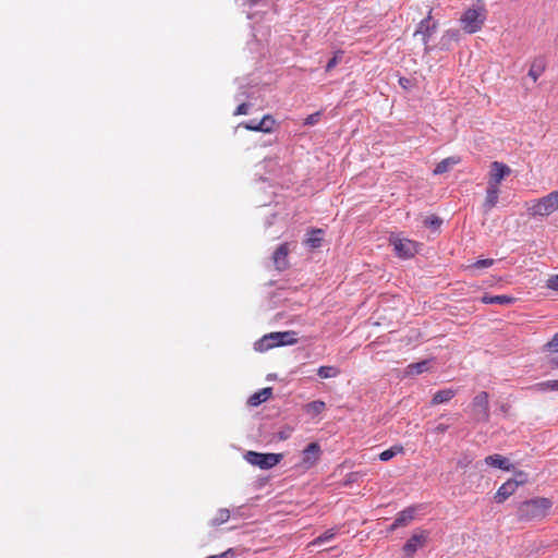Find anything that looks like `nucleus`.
Returning a JSON list of instances; mask_svg holds the SVG:
<instances>
[{"label":"nucleus","instance_id":"72a5a7b5","mask_svg":"<svg viewBox=\"0 0 558 558\" xmlns=\"http://www.w3.org/2000/svg\"><path fill=\"white\" fill-rule=\"evenodd\" d=\"M340 54L341 52H337L327 63L326 71L330 72L340 61Z\"/></svg>","mask_w":558,"mask_h":558},{"label":"nucleus","instance_id":"f3484780","mask_svg":"<svg viewBox=\"0 0 558 558\" xmlns=\"http://www.w3.org/2000/svg\"><path fill=\"white\" fill-rule=\"evenodd\" d=\"M499 189L487 185L485 201L483 207L485 213L490 211L498 203Z\"/></svg>","mask_w":558,"mask_h":558},{"label":"nucleus","instance_id":"9b49d317","mask_svg":"<svg viewBox=\"0 0 558 558\" xmlns=\"http://www.w3.org/2000/svg\"><path fill=\"white\" fill-rule=\"evenodd\" d=\"M417 513V507L412 506L407 509L398 512L393 523L388 527V532H393L399 527L408 526L414 519Z\"/></svg>","mask_w":558,"mask_h":558},{"label":"nucleus","instance_id":"a19ab883","mask_svg":"<svg viewBox=\"0 0 558 558\" xmlns=\"http://www.w3.org/2000/svg\"><path fill=\"white\" fill-rule=\"evenodd\" d=\"M449 425L446 424H438L435 428H433L434 434H444L448 430Z\"/></svg>","mask_w":558,"mask_h":558},{"label":"nucleus","instance_id":"37998d69","mask_svg":"<svg viewBox=\"0 0 558 558\" xmlns=\"http://www.w3.org/2000/svg\"><path fill=\"white\" fill-rule=\"evenodd\" d=\"M399 84L401 87H403L404 89H407L410 85V80L407 78V77H400L399 78Z\"/></svg>","mask_w":558,"mask_h":558},{"label":"nucleus","instance_id":"2eb2a0df","mask_svg":"<svg viewBox=\"0 0 558 558\" xmlns=\"http://www.w3.org/2000/svg\"><path fill=\"white\" fill-rule=\"evenodd\" d=\"M484 461L488 466L500 469L502 471H511L513 469L509 459L501 454L496 453L487 456Z\"/></svg>","mask_w":558,"mask_h":558},{"label":"nucleus","instance_id":"0eeeda50","mask_svg":"<svg viewBox=\"0 0 558 558\" xmlns=\"http://www.w3.org/2000/svg\"><path fill=\"white\" fill-rule=\"evenodd\" d=\"M429 532L425 530H415L412 536L403 545V553L408 558H413L418 548L426 545Z\"/></svg>","mask_w":558,"mask_h":558},{"label":"nucleus","instance_id":"e433bc0d","mask_svg":"<svg viewBox=\"0 0 558 558\" xmlns=\"http://www.w3.org/2000/svg\"><path fill=\"white\" fill-rule=\"evenodd\" d=\"M359 476H360L359 472H351V473H349L347 475V477H345L344 485H349V484H351L353 482H356Z\"/></svg>","mask_w":558,"mask_h":558},{"label":"nucleus","instance_id":"473e14b6","mask_svg":"<svg viewBox=\"0 0 558 558\" xmlns=\"http://www.w3.org/2000/svg\"><path fill=\"white\" fill-rule=\"evenodd\" d=\"M320 117H322V111H317V112H315V113L310 114V116L304 120V125H315L316 123H318V122H319Z\"/></svg>","mask_w":558,"mask_h":558},{"label":"nucleus","instance_id":"6ab92c4d","mask_svg":"<svg viewBox=\"0 0 558 558\" xmlns=\"http://www.w3.org/2000/svg\"><path fill=\"white\" fill-rule=\"evenodd\" d=\"M481 301L484 304H499V305H509L512 304L515 301V298L510 295H489L485 294L482 296Z\"/></svg>","mask_w":558,"mask_h":558},{"label":"nucleus","instance_id":"2f4dec72","mask_svg":"<svg viewBox=\"0 0 558 558\" xmlns=\"http://www.w3.org/2000/svg\"><path fill=\"white\" fill-rule=\"evenodd\" d=\"M545 348L549 352H558V332L545 344Z\"/></svg>","mask_w":558,"mask_h":558},{"label":"nucleus","instance_id":"aec40b11","mask_svg":"<svg viewBox=\"0 0 558 558\" xmlns=\"http://www.w3.org/2000/svg\"><path fill=\"white\" fill-rule=\"evenodd\" d=\"M456 393L457 391L451 388L439 390L434 393L430 404L438 405L449 402L456 396Z\"/></svg>","mask_w":558,"mask_h":558},{"label":"nucleus","instance_id":"4be33fe9","mask_svg":"<svg viewBox=\"0 0 558 558\" xmlns=\"http://www.w3.org/2000/svg\"><path fill=\"white\" fill-rule=\"evenodd\" d=\"M323 230L313 229L310 232V236L306 239L305 244L311 248H318L323 242Z\"/></svg>","mask_w":558,"mask_h":558},{"label":"nucleus","instance_id":"20e7f679","mask_svg":"<svg viewBox=\"0 0 558 558\" xmlns=\"http://www.w3.org/2000/svg\"><path fill=\"white\" fill-rule=\"evenodd\" d=\"M298 342L296 332L289 331H277L270 332L268 335L263 336L256 343L255 350L259 352H266L270 349L281 347V345H291Z\"/></svg>","mask_w":558,"mask_h":558},{"label":"nucleus","instance_id":"f03ea898","mask_svg":"<svg viewBox=\"0 0 558 558\" xmlns=\"http://www.w3.org/2000/svg\"><path fill=\"white\" fill-rule=\"evenodd\" d=\"M487 19V10L485 4L478 0L477 3L468 8L460 17L461 28L468 34L480 32Z\"/></svg>","mask_w":558,"mask_h":558},{"label":"nucleus","instance_id":"dca6fc26","mask_svg":"<svg viewBox=\"0 0 558 558\" xmlns=\"http://www.w3.org/2000/svg\"><path fill=\"white\" fill-rule=\"evenodd\" d=\"M437 27V23H428V21H421V23L417 26V29L415 31L414 35H421L423 44L427 46L428 40L432 36V34L435 32Z\"/></svg>","mask_w":558,"mask_h":558},{"label":"nucleus","instance_id":"423d86ee","mask_svg":"<svg viewBox=\"0 0 558 558\" xmlns=\"http://www.w3.org/2000/svg\"><path fill=\"white\" fill-rule=\"evenodd\" d=\"M472 414L477 422L489 421V396L486 391L477 393L471 403Z\"/></svg>","mask_w":558,"mask_h":558},{"label":"nucleus","instance_id":"c9c22d12","mask_svg":"<svg viewBox=\"0 0 558 558\" xmlns=\"http://www.w3.org/2000/svg\"><path fill=\"white\" fill-rule=\"evenodd\" d=\"M547 287L551 290L558 291V275L551 276L547 280Z\"/></svg>","mask_w":558,"mask_h":558},{"label":"nucleus","instance_id":"c03bdc74","mask_svg":"<svg viewBox=\"0 0 558 558\" xmlns=\"http://www.w3.org/2000/svg\"><path fill=\"white\" fill-rule=\"evenodd\" d=\"M432 12H433V10L429 9V11L427 13V16L423 21H428V23H430V21H432Z\"/></svg>","mask_w":558,"mask_h":558},{"label":"nucleus","instance_id":"6e6552de","mask_svg":"<svg viewBox=\"0 0 558 558\" xmlns=\"http://www.w3.org/2000/svg\"><path fill=\"white\" fill-rule=\"evenodd\" d=\"M510 173L511 169L506 163L500 161H493L490 163L487 185L499 189L501 181Z\"/></svg>","mask_w":558,"mask_h":558},{"label":"nucleus","instance_id":"f257e3e1","mask_svg":"<svg viewBox=\"0 0 558 558\" xmlns=\"http://www.w3.org/2000/svg\"><path fill=\"white\" fill-rule=\"evenodd\" d=\"M551 507L553 502L550 499L546 497H535L518 506L517 518L520 522L542 520L548 514Z\"/></svg>","mask_w":558,"mask_h":558},{"label":"nucleus","instance_id":"bb28decb","mask_svg":"<svg viewBox=\"0 0 558 558\" xmlns=\"http://www.w3.org/2000/svg\"><path fill=\"white\" fill-rule=\"evenodd\" d=\"M403 451H404V448H403L402 445H395V446L390 447L389 449L383 451L379 454V459L381 461H389L390 459H392L397 454L403 453Z\"/></svg>","mask_w":558,"mask_h":558},{"label":"nucleus","instance_id":"58836bf2","mask_svg":"<svg viewBox=\"0 0 558 558\" xmlns=\"http://www.w3.org/2000/svg\"><path fill=\"white\" fill-rule=\"evenodd\" d=\"M233 557H234V551H233V549L230 548L220 555H213V556H209L208 558H233Z\"/></svg>","mask_w":558,"mask_h":558},{"label":"nucleus","instance_id":"f8f14e48","mask_svg":"<svg viewBox=\"0 0 558 558\" xmlns=\"http://www.w3.org/2000/svg\"><path fill=\"white\" fill-rule=\"evenodd\" d=\"M322 453L320 446L317 442L308 444L305 449L302 451V462L301 464L305 469L312 468L319 460Z\"/></svg>","mask_w":558,"mask_h":558},{"label":"nucleus","instance_id":"c756f323","mask_svg":"<svg viewBox=\"0 0 558 558\" xmlns=\"http://www.w3.org/2000/svg\"><path fill=\"white\" fill-rule=\"evenodd\" d=\"M495 260L493 258L478 259L473 264L469 265L468 269H483L493 266Z\"/></svg>","mask_w":558,"mask_h":558},{"label":"nucleus","instance_id":"c85d7f7f","mask_svg":"<svg viewBox=\"0 0 558 558\" xmlns=\"http://www.w3.org/2000/svg\"><path fill=\"white\" fill-rule=\"evenodd\" d=\"M336 533L333 529L327 530L325 533L316 537L313 542L310 543V546H316L324 542L330 541L335 537Z\"/></svg>","mask_w":558,"mask_h":558},{"label":"nucleus","instance_id":"1a4fd4ad","mask_svg":"<svg viewBox=\"0 0 558 558\" xmlns=\"http://www.w3.org/2000/svg\"><path fill=\"white\" fill-rule=\"evenodd\" d=\"M390 242L400 258H411L417 253V244L412 240L393 238Z\"/></svg>","mask_w":558,"mask_h":558},{"label":"nucleus","instance_id":"79ce46f5","mask_svg":"<svg viewBox=\"0 0 558 558\" xmlns=\"http://www.w3.org/2000/svg\"><path fill=\"white\" fill-rule=\"evenodd\" d=\"M542 385L550 390H558V380H548Z\"/></svg>","mask_w":558,"mask_h":558},{"label":"nucleus","instance_id":"ea45409f","mask_svg":"<svg viewBox=\"0 0 558 558\" xmlns=\"http://www.w3.org/2000/svg\"><path fill=\"white\" fill-rule=\"evenodd\" d=\"M457 37H458V31H456V29H448L444 34L442 39L448 38L449 40H451V39H457Z\"/></svg>","mask_w":558,"mask_h":558},{"label":"nucleus","instance_id":"7ed1b4c3","mask_svg":"<svg viewBox=\"0 0 558 558\" xmlns=\"http://www.w3.org/2000/svg\"><path fill=\"white\" fill-rule=\"evenodd\" d=\"M526 211L532 217H548L558 210V190L525 203Z\"/></svg>","mask_w":558,"mask_h":558},{"label":"nucleus","instance_id":"f704fd0d","mask_svg":"<svg viewBox=\"0 0 558 558\" xmlns=\"http://www.w3.org/2000/svg\"><path fill=\"white\" fill-rule=\"evenodd\" d=\"M441 223V220L438 217H428L425 219V225L434 228H438Z\"/></svg>","mask_w":558,"mask_h":558},{"label":"nucleus","instance_id":"4c0bfd02","mask_svg":"<svg viewBox=\"0 0 558 558\" xmlns=\"http://www.w3.org/2000/svg\"><path fill=\"white\" fill-rule=\"evenodd\" d=\"M247 112H248V105L243 102L238 106V108L234 111V114L240 116V114H246Z\"/></svg>","mask_w":558,"mask_h":558},{"label":"nucleus","instance_id":"b1692460","mask_svg":"<svg viewBox=\"0 0 558 558\" xmlns=\"http://www.w3.org/2000/svg\"><path fill=\"white\" fill-rule=\"evenodd\" d=\"M230 519V510L221 508L217 511L216 515L210 520L211 526H219Z\"/></svg>","mask_w":558,"mask_h":558},{"label":"nucleus","instance_id":"7c9ffc66","mask_svg":"<svg viewBox=\"0 0 558 558\" xmlns=\"http://www.w3.org/2000/svg\"><path fill=\"white\" fill-rule=\"evenodd\" d=\"M307 408H308V411L319 414L325 410L326 404L324 401L317 400V401H313V402L308 403Z\"/></svg>","mask_w":558,"mask_h":558},{"label":"nucleus","instance_id":"5701e85b","mask_svg":"<svg viewBox=\"0 0 558 558\" xmlns=\"http://www.w3.org/2000/svg\"><path fill=\"white\" fill-rule=\"evenodd\" d=\"M429 369V361L424 360L417 363L409 364L407 367L408 375H420Z\"/></svg>","mask_w":558,"mask_h":558},{"label":"nucleus","instance_id":"412c9836","mask_svg":"<svg viewBox=\"0 0 558 558\" xmlns=\"http://www.w3.org/2000/svg\"><path fill=\"white\" fill-rule=\"evenodd\" d=\"M460 159L457 157H448L438 162L434 169V174H442L447 172L451 167L458 165Z\"/></svg>","mask_w":558,"mask_h":558},{"label":"nucleus","instance_id":"cd10ccee","mask_svg":"<svg viewBox=\"0 0 558 558\" xmlns=\"http://www.w3.org/2000/svg\"><path fill=\"white\" fill-rule=\"evenodd\" d=\"M512 483L515 484V486L519 488L520 486L525 485L529 482V474L524 471H515L514 477L510 478Z\"/></svg>","mask_w":558,"mask_h":558},{"label":"nucleus","instance_id":"a211bd4d","mask_svg":"<svg viewBox=\"0 0 558 558\" xmlns=\"http://www.w3.org/2000/svg\"><path fill=\"white\" fill-rule=\"evenodd\" d=\"M272 395V389L270 387L263 388L259 391L253 393L248 400L247 404L251 407H257L263 402L267 401Z\"/></svg>","mask_w":558,"mask_h":558},{"label":"nucleus","instance_id":"393cba45","mask_svg":"<svg viewBox=\"0 0 558 558\" xmlns=\"http://www.w3.org/2000/svg\"><path fill=\"white\" fill-rule=\"evenodd\" d=\"M340 374V369L336 366H320L317 369V375L323 379L333 378Z\"/></svg>","mask_w":558,"mask_h":558},{"label":"nucleus","instance_id":"4468645a","mask_svg":"<svg viewBox=\"0 0 558 558\" xmlns=\"http://www.w3.org/2000/svg\"><path fill=\"white\" fill-rule=\"evenodd\" d=\"M518 490V487L510 480L505 482L496 492L494 496V500L497 504L505 502L510 496L514 495Z\"/></svg>","mask_w":558,"mask_h":558},{"label":"nucleus","instance_id":"a878e982","mask_svg":"<svg viewBox=\"0 0 558 558\" xmlns=\"http://www.w3.org/2000/svg\"><path fill=\"white\" fill-rule=\"evenodd\" d=\"M545 70V65L542 60H535L531 64V68L529 70V76L536 82L538 77L543 74Z\"/></svg>","mask_w":558,"mask_h":558},{"label":"nucleus","instance_id":"ddd939ff","mask_svg":"<svg viewBox=\"0 0 558 558\" xmlns=\"http://www.w3.org/2000/svg\"><path fill=\"white\" fill-rule=\"evenodd\" d=\"M290 243L280 244L272 254V262L277 270L282 271L289 267Z\"/></svg>","mask_w":558,"mask_h":558},{"label":"nucleus","instance_id":"9d476101","mask_svg":"<svg viewBox=\"0 0 558 558\" xmlns=\"http://www.w3.org/2000/svg\"><path fill=\"white\" fill-rule=\"evenodd\" d=\"M276 120L271 114H265L260 121L252 120L250 122H242L240 126L248 131L271 133L275 129Z\"/></svg>","mask_w":558,"mask_h":558},{"label":"nucleus","instance_id":"39448f33","mask_svg":"<svg viewBox=\"0 0 558 558\" xmlns=\"http://www.w3.org/2000/svg\"><path fill=\"white\" fill-rule=\"evenodd\" d=\"M245 460L262 470H268L276 466L283 458L282 453H260L256 451H247L244 456Z\"/></svg>","mask_w":558,"mask_h":558}]
</instances>
